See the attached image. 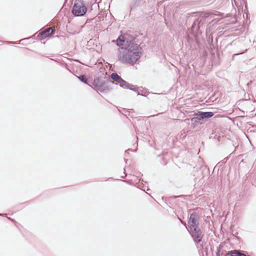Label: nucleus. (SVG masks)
I'll return each mask as SVG.
<instances>
[{
	"label": "nucleus",
	"instance_id": "2eb2a0df",
	"mask_svg": "<svg viewBox=\"0 0 256 256\" xmlns=\"http://www.w3.org/2000/svg\"><path fill=\"white\" fill-rule=\"evenodd\" d=\"M232 236L238 240L240 242H242L241 238L239 236H236L234 234H232Z\"/></svg>",
	"mask_w": 256,
	"mask_h": 256
},
{
	"label": "nucleus",
	"instance_id": "c756f323",
	"mask_svg": "<svg viewBox=\"0 0 256 256\" xmlns=\"http://www.w3.org/2000/svg\"><path fill=\"white\" fill-rule=\"evenodd\" d=\"M238 54H234V56H236V55H238Z\"/></svg>",
	"mask_w": 256,
	"mask_h": 256
},
{
	"label": "nucleus",
	"instance_id": "bb28decb",
	"mask_svg": "<svg viewBox=\"0 0 256 256\" xmlns=\"http://www.w3.org/2000/svg\"><path fill=\"white\" fill-rule=\"evenodd\" d=\"M132 111H134V110H133V109H130V110L129 112H132Z\"/></svg>",
	"mask_w": 256,
	"mask_h": 256
},
{
	"label": "nucleus",
	"instance_id": "7c9ffc66",
	"mask_svg": "<svg viewBox=\"0 0 256 256\" xmlns=\"http://www.w3.org/2000/svg\"><path fill=\"white\" fill-rule=\"evenodd\" d=\"M202 246L203 247V242H202V244H201Z\"/></svg>",
	"mask_w": 256,
	"mask_h": 256
},
{
	"label": "nucleus",
	"instance_id": "2f4dec72",
	"mask_svg": "<svg viewBox=\"0 0 256 256\" xmlns=\"http://www.w3.org/2000/svg\"><path fill=\"white\" fill-rule=\"evenodd\" d=\"M127 160H125V162L126 163L127 162Z\"/></svg>",
	"mask_w": 256,
	"mask_h": 256
},
{
	"label": "nucleus",
	"instance_id": "393cba45",
	"mask_svg": "<svg viewBox=\"0 0 256 256\" xmlns=\"http://www.w3.org/2000/svg\"><path fill=\"white\" fill-rule=\"evenodd\" d=\"M180 220L181 222H182L183 224H184V226H186V223H184V222L182 220H180Z\"/></svg>",
	"mask_w": 256,
	"mask_h": 256
},
{
	"label": "nucleus",
	"instance_id": "b1692460",
	"mask_svg": "<svg viewBox=\"0 0 256 256\" xmlns=\"http://www.w3.org/2000/svg\"><path fill=\"white\" fill-rule=\"evenodd\" d=\"M180 220L181 222H182L183 224H184V226H186V223H184V222L182 220H180Z\"/></svg>",
	"mask_w": 256,
	"mask_h": 256
},
{
	"label": "nucleus",
	"instance_id": "f3484780",
	"mask_svg": "<svg viewBox=\"0 0 256 256\" xmlns=\"http://www.w3.org/2000/svg\"><path fill=\"white\" fill-rule=\"evenodd\" d=\"M220 248H218V250H217V252L216 253V256H220Z\"/></svg>",
	"mask_w": 256,
	"mask_h": 256
},
{
	"label": "nucleus",
	"instance_id": "ddd939ff",
	"mask_svg": "<svg viewBox=\"0 0 256 256\" xmlns=\"http://www.w3.org/2000/svg\"><path fill=\"white\" fill-rule=\"evenodd\" d=\"M111 80H112L114 82H117L118 80H120V78H121L120 76H118L116 73L113 72L111 74L110 76Z\"/></svg>",
	"mask_w": 256,
	"mask_h": 256
},
{
	"label": "nucleus",
	"instance_id": "cd10ccee",
	"mask_svg": "<svg viewBox=\"0 0 256 256\" xmlns=\"http://www.w3.org/2000/svg\"><path fill=\"white\" fill-rule=\"evenodd\" d=\"M141 96H146L145 94H141Z\"/></svg>",
	"mask_w": 256,
	"mask_h": 256
},
{
	"label": "nucleus",
	"instance_id": "f8f14e48",
	"mask_svg": "<svg viewBox=\"0 0 256 256\" xmlns=\"http://www.w3.org/2000/svg\"><path fill=\"white\" fill-rule=\"evenodd\" d=\"M141 0H132L130 4V10L135 9L136 7L138 6L140 4Z\"/></svg>",
	"mask_w": 256,
	"mask_h": 256
},
{
	"label": "nucleus",
	"instance_id": "5701e85b",
	"mask_svg": "<svg viewBox=\"0 0 256 256\" xmlns=\"http://www.w3.org/2000/svg\"><path fill=\"white\" fill-rule=\"evenodd\" d=\"M24 204H24V203H22V204H21L20 205V207H22V206H23Z\"/></svg>",
	"mask_w": 256,
	"mask_h": 256
},
{
	"label": "nucleus",
	"instance_id": "4468645a",
	"mask_svg": "<svg viewBox=\"0 0 256 256\" xmlns=\"http://www.w3.org/2000/svg\"><path fill=\"white\" fill-rule=\"evenodd\" d=\"M78 78L82 82H84V84H88L87 83L88 79L85 76L80 75L79 76H78Z\"/></svg>",
	"mask_w": 256,
	"mask_h": 256
},
{
	"label": "nucleus",
	"instance_id": "f257e3e1",
	"mask_svg": "<svg viewBox=\"0 0 256 256\" xmlns=\"http://www.w3.org/2000/svg\"><path fill=\"white\" fill-rule=\"evenodd\" d=\"M116 45L122 46L118 57L124 64H134L141 57L142 48L136 43L135 38L129 34L120 36L116 40Z\"/></svg>",
	"mask_w": 256,
	"mask_h": 256
},
{
	"label": "nucleus",
	"instance_id": "7ed1b4c3",
	"mask_svg": "<svg viewBox=\"0 0 256 256\" xmlns=\"http://www.w3.org/2000/svg\"><path fill=\"white\" fill-rule=\"evenodd\" d=\"M87 11L86 4L82 0H75L72 9V14L75 16H84Z\"/></svg>",
	"mask_w": 256,
	"mask_h": 256
},
{
	"label": "nucleus",
	"instance_id": "dca6fc26",
	"mask_svg": "<svg viewBox=\"0 0 256 256\" xmlns=\"http://www.w3.org/2000/svg\"><path fill=\"white\" fill-rule=\"evenodd\" d=\"M24 40H26V38H23V39L21 40H20L18 42H10V43H12V44H19L20 41Z\"/></svg>",
	"mask_w": 256,
	"mask_h": 256
},
{
	"label": "nucleus",
	"instance_id": "c85d7f7f",
	"mask_svg": "<svg viewBox=\"0 0 256 256\" xmlns=\"http://www.w3.org/2000/svg\"><path fill=\"white\" fill-rule=\"evenodd\" d=\"M130 149H128L127 150H126V152H128V151H130Z\"/></svg>",
	"mask_w": 256,
	"mask_h": 256
},
{
	"label": "nucleus",
	"instance_id": "9b49d317",
	"mask_svg": "<svg viewBox=\"0 0 256 256\" xmlns=\"http://www.w3.org/2000/svg\"><path fill=\"white\" fill-rule=\"evenodd\" d=\"M202 116L203 117L204 119L205 120L208 119L209 118H212L214 116V113L211 112H201L200 111Z\"/></svg>",
	"mask_w": 256,
	"mask_h": 256
},
{
	"label": "nucleus",
	"instance_id": "9d476101",
	"mask_svg": "<svg viewBox=\"0 0 256 256\" xmlns=\"http://www.w3.org/2000/svg\"><path fill=\"white\" fill-rule=\"evenodd\" d=\"M224 256H246V255L242 253L239 250H234L226 253Z\"/></svg>",
	"mask_w": 256,
	"mask_h": 256
},
{
	"label": "nucleus",
	"instance_id": "412c9836",
	"mask_svg": "<svg viewBox=\"0 0 256 256\" xmlns=\"http://www.w3.org/2000/svg\"><path fill=\"white\" fill-rule=\"evenodd\" d=\"M124 176H120L121 178H124L126 176V174L125 172V170L124 169Z\"/></svg>",
	"mask_w": 256,
	"mask_h": 256
},
{
	"label": "nucleus",
	"instance_id": "39448f33",
	"mask_svg": "<svg viewBox=\"0 0 256 256\" xmlns=\"http://www.w3.org/2000/svg\"><path fill=\"white\" fill-rule=\"evenodd\" d=\"M191 232L190 233L194 242L196 244L200 242L204 236V234L200 229L199 226L190 228Z\"/></svg>",
	"mask_w": 256,
	"mask_h": 256
},
{
	"label": "nucleus",
	"instance_id": "6ab92c4d",
	"mask_svg": "<svg viewBox=\"0 0 256 256\" xmlns=\"http://www.w3.org/2000/svg\"><path fill=\"white\" fill-rule=\"evenodd\" d=\"M6 214H0V216H6Z\"/></svg>",
	"mask_w": 256,
	"mask_h": 256
},
{
	"label": "nucleus",
	"instance_id": "20e7f679",
	"mask_svg": "<svg viewBox=\"0 0 256 256\" xmlns=\"http://www.w3.org/2000/svg\"><path fill=\"white\" fill-rule=\"evenodd\" d=\"M210 12H202L200 14V18H196L194 22L191 26L192 30L194 32H201L200 31V28L201 27H202L204 24V21L206 18H208L210 16Z\"/></svg>",
	"mask_w": 256,
	"mask_h": 256
},
{
	"label": "nucleus",
	"instance_id": "423d86ee",
	"mask_svg": "<svg viewBox=\"0 0 256 256\" xmlns=\"http://www.w3.org/2000/svg\"><path fill=\"white\" fill-rule=\"evenodd\" d=\"M198 218V213L194 212L191 214L188 220L190 228L199 226Z\"/></svg>",
	"mask_w": 256,
	"mask_h": 256
},
{
	"label": "nucleus",
	"instance_id": "a211bd4d",
	"mask_svg": "<svg viewBox=\"0 0 256 256\" xmlns=\"http://www.w3.org/2000/svg\"><path fill=\"white\" fill-rule=\"evenodd\" d=\"M204 252L206 253V254H207V252H208V248H202Z\"/></svg>",
	"mask_w": 256,
	"mask_h": 256
},
{
	"label": "nucleus",
	"instance_id": "4be33fe9",
	"mask_svg": "<svg viewBox=\"0 0 256 256\" xmlns=\"http://www.w3.org/2000/svg\"><path fill=\"white\" fill-rule=\"evenodd\" d=\"M137 92V94L138 96H141V94H140V92H138V90L136 91Z\"/></svg>",
	"mask_w": 256,
	"mask_h": 256
},
{
	"label": "nucleus",
	"instance_id": "6e6552de",
	"mask_svg": "<svg viewBox=\"0 0 256 256\" xmlns=\"http://www.w3.org/2000/svg\"><path fill=\"white\" fill-rule=\"evenodd\" d=\"M116 82L122 88L130 89L134 92L137 91L138 89V87L136 86H134L122 78H120V80H118Z\"/></svg>",
	"mask_w": 256,
	"mask_h": 256
},
{
	"label": "nucleus",
	"instance_id": "0eeeda50",
	"mask_svg": "<svg viewBox=\"0 0 256 256\" xmlns=\"http://www.w3.org/2000/svg\"><path fill=\"white\" fill-rule=\"evenodd\" d=\"M55 29L53 27L48 28L40 32L37 36L38 40H42L54 34Z\"/></svg>",
	"mask_w": 256,
	"mask_h": 256
},
{
	"label": "nucleus",
	"instance_id": "a878e982",
	"mask_svg": "<svg viewBox=\"0 0 256 256\" xmlns=\"http://www.w3.org/2000/svg\"><path fill=\"white\" fill-rule=\"evenodd\" d=\"M182 196L180 195V196H175V198H181L182 197Z\"/></svg>",
	"mask_w": 256,
	"mask_h": 256
},
{
	"label": "nucleus",
	"instance_id": "473e14b6",
	"mask_svg": "<svg viewBox=\"0 0 256 256\" xmlns=\"http://www.w3.org/2000/svg\"><path fill=\"white\" fill-rule=\"evenodd\" d=\"M68 0H65V2L67 1Z\"/></svg>",
	"mask_w": 256,
	"mask_h": 256
},
{
	"label": "nucleus",
	"instance_id": "1a4fd4ad",
	"mask_svg": "<svg viewBox=\"0 0 256 256\" xmlns=\"http://www.w3.org/2000/svg\"><path fill=\"white\" fill-rule=\"evenodd\" d=\"M194 117L191 118L192 122H198V121L204 120L203 117L202 116L200 111H198L196 112H194Z\"/></svg>",
	"mask_w": 256,
	"mask_h": 256
},
{
	"label": "nucleus",
	"instance_id": "f03ea898",
	"mask_svg": "<svg viewBox=\"0 0 256 256\" xmlns=\"http://www.w3.org/2000/svg\"><path fill=\"white\" fill-rule=\"evenodd\" d=\"M114 84L110 78L102 79L100 78H94L92 84L96 90L101 92L110 90L112 89L111 86Z\"/></svg>",
	"mask_w": 256,
	"mask_h": 256
},
{
	"label": "nucleus",
	"instance_id": "aec40b11",
	"mask_svg": "<svg viewBox=\"0 0 256 256\" xmlns=\"http://www.w3.org/2000/svg\"><path fill=\"white\" fill-rule=\"evenodd\" d=\"M7 218H8V220H10L11 221H12V222H16V221H15L14 219L11 218H10L7 217Z\"/></svg>",
	"mask_w": 256,
	"mask_h": 256
}]
</instances>
